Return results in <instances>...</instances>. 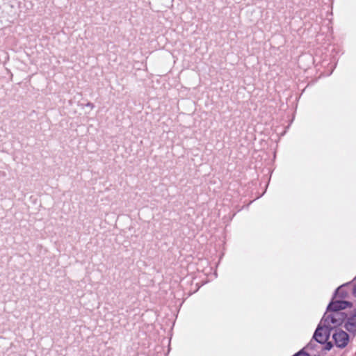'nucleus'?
I'll use <instances>...</instances> for the list:
<instances>
[{"label": "nucleus", "mask_w": 356, "mask_h": 356, "mask_svg": "<svg viewBox=\"0 0 356 356\" xmlns=\"http://www.w3.org/2000/svg\"><path fill=\"white\" fill-rule=\"evenodd\" d=\"M327 314L326 312L322 318V323L325 327H334L345 323L349 313L344 312H332Z\"/></svg>", "instance_id": "f257e3e1"}, {"label": "nucleus", "mask_w": 356, "mask_h": 356, "mask_svg": "<svg viewBox=\"0 0 356 356\" xmlns=\"http://www.w3.org/2000/svg\"><path fill=\"white\" fill-rule=\"evenodd\" d=\"M331 327H325L322 323V320L318 324L313 335V339L321 344H324L329 339Z\"/></svg>", "instance_id": "f03ea898"}, {"label": "nucleus", "mask_w": 356, "mask_h": 356, "mask_svg": "<svg viewBox=\"0 0 356 356\" xmlns=\"http://www.w3.org/2000/svg\"><path fill=\"white\" fill-rule=\"evenodd\" d=\"M332 339L337 347L345 348L349 342V334L342 330H337L332 335Z\"/></svg>", "instance_id": "7ed1b4c3"}, {"label": "nucleus", "mask_w": 356, "mask_h": 356, "mask_svg": "<svg viewBox=\"0 0 356 356\" xmlns=\"http://www.w3.org/2000/svg\"><path fill=\"white\" fill-rule=\"evenodd\" d=\"M343 326L350 334L356 335V307L349 312Z\"/></svg>", "instance_id": "20e7f679"}, {"label": "nucleus", "mask_w": 356, "mask_h": 356, "mask_svg": "<svg viewBox=\"0 0 356 356\" xmlns=\"http://www.w3.org/2000/svg\"><path fill=\"white\" fill-rule=\"evenodd\" d=\"M353 303L346 300L332 301L327 307V312H342V310L352 307Z\"/></svg>", "instance_id": "39448f33"}, {"label": "nucleus", "mask_w": 356, "mask_h": 356, "mask_svg": "<svg viewBox=\"0 0 356 356\" xmlns=\"http://www.w3.org/2000/svg\"><path fill=\"white\" fill-rule=\"evenodd\" d=\"M343 285L338 287L337 289L335 291V294L338 295L339 297L344 298H346V295L348 294L343 289Z\"/></svg>", "instance_id": "423d86ee"}, {"label": "nucleus", "mask_w": 356, "mask_h": 356, "mask_svg": "<svg viewBox=\"0 0 356 356\" xmlns=\"http://www.w3.org/2000/svg\"><path fill=\"white\" fill-rule=\"evenodd\" d=\"M325 343V347H324V349H325V350H331V348H332V346H333L332 343L330 341L327 342V341Z\"/></svg>", "instance_id": "0eeeda50"}, {"label": "nucleus", "mask_w": 356, "mask_h": 356, "mask_svg": "<svg viewBox=\"0 0 356 356\" xmlns=\"http://www.w3.org/2000/svg\"><path fill=\"white\" fill-rule=\"evenodd\" d=\"M353 293L356 297V285H355L353 287Z\"/></svg>", "instance_id": "6e6552de"}, {"label": "nucleus", "mask_w": 356, "mask_h": 356, "mask_svg": "<svg viewBox=\"0 0 356 356\" xmlns=\"http://www.w3.org/2000/svg\"><path fill=\"white\" fill-rule=\"evenodd\" d=\"M88 106H89V107H92V108L93 107V104H90V103L88 104Z\"/></svg>", "instance_id": "1a4fd4ad"}, {"label": "nucleus", "mask_w": 356, "mask_h": 356, "mask_svg": "<svg viewBox=\"0 0 356 356\" xmlns=\"http://www.w3.org/2000/svg\"><path fill=\"white\" fill-rule=\"evenodd\" d=\"M312 346V341H310V342L308 343L307 347H309V346Z\"/></svg>", "instance_id": "9d476101"}]
</instances>
